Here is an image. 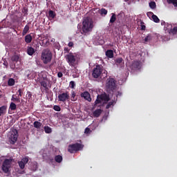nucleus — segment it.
<instances>
[{
    "mask_svg": "<svg viewBox=\"0 0 177 177\" xmlns=\"http://www.w3.org/2000/svg\"><path fill=\"white\" fill-rule=\"evenodd\" d=\"M82 97H84L87 102H92V98L91 97V94L88 91H85L81 93Z\"/></svg>",
    "mask_w": 177,
    "mask_h": 177,
    "instance_id": "nucleus-14",
    "label": "nucleus"
},
{
    "mask_svg": "<svg viewBox=\"0 0 177 177\" xmlns=\"http://www.w3.org/2000/svg\"><path fill=\"white\" fill-rule=\"evenodd\" d=\"M57 77L58 78H62V77H63V73L62 72H59L57 73Z\"/></svg>",
    "mask_w": 177,
    "mask_h": 177,
    "instance_id": "nucleus-45",
    "label": "nucleus"
},
{
    "mask_svg": "<svg viewBox=\"0 0 177 177\" xmlns=\"http://www.w3.org/2000/svg\"><path fill=\"white\" fill-rule=\"evenodd\" d=\"M91 132V129L86 127L84 130V133H89Z\"/></svg>",
    "mask_w": 177,
    "mask_h": 177,
    "instance_id": "nucleus-44",
    "label": "nucleus"
},
{
    "mask_svg": "<svg viewBox=\"0 0 177 177\" xmlns=\"http://www.w3.org/2000/svg\"><path fill=\"white\" fill-rule=\"evenodd\" d=\"M10 109L12 111L16 110V104H15L14 102H11L10 104Z\"/></svg>",
    "mask_w": 177,
    "mask_h": 177,
    "instance_id": "nucleus-33",
    "label": "nucleus"
},
{
    "mask_svg": "<svg viewBox=\"0 0 177 177\" xmlns=\"http://www.w3.org/2000/svg\"><path fill=\"white\" fill-rule=\"evenodd\" d=\"M142 30H146V26L145 25H142L141 26Z\"/></svg>",
    "mask_w": 177,
    "mask_h": 177,
    "instance_id": "nucleus-49",
    "label": "nucleus"
},
{
    "mask_svg": "<svg viewBox=\"0 0 177 177\" xmlns=\"http://www.w3.org/2000/svg\"><path fill=\"white\" fill-rule=\"evenodd\" d=\"M102 114V111L101 109H97L93 112V116L97 118V117H100V115Z\"/></svg>",
    "mask_w": 177,
    "mask_h": 177,
    "instance_id": "nucleus-24",
    "label": "nucleus"
},
{
    "mask_svg": "<svg viewBox=\"0 0 177 177\" xmlns=\"http://www.w3.org/2000/svg\"><path fill=\"white\" fill-rule=\"evenodd\" d=\"M121 95H122V93L120 91H118V93L116 94V97H118V96H121Z\"/></svg>",
    "mask_w": 177,
    "mask_h": 177,
    "instance_id": "nucleus-47",
    "label": "nucleus"
},
{
    "mask_svg": "<svg viewBox=\"0 0 177 177\" xmlns=\"http://www.w3.org/2000/svg\"><path fill=\"white\" fill-rule=\"evenodd\" d=\"M55 161L56 162H58L59 164H60V162H62V161H63V156H60V155H57L55 156Z\"/></svg>",
    "mask_w": 177,
    "mask_h": 177,
    "instance_id": "nucleus-19",
    "label": "nucleus"
},
{
    "mask_svg": "<svg viewBox=\"0 0 177 177\" xmlns=\"http://www.w3.org/2000/svg\"><path fill=\"white\" fill-rule=\"evenodd\" d=\"M114 103H115V101H111V102H109L106 106V109H110L111 107V106H113V104H114Z\"/></svg>",
    "mask_w": 177,
    "mask_h": 177,
    "instance_id": "nucleus-36",
    "label": "nucleus"
},
{
    "mask_svg": "<svg viewBox=\"0 0 177 177\" xmlns=\"http://www.w3.org/2000/svg\"><path fill=\"white\" fill-rule=\"evenodd\" d=\"M32 41V36H31V34H28L25 36V42L26 44H31Z\"/></svg>",
    "mask_w": 177,
    "mask_h": 177,
    "instance_id": "nucleus-17",
    "label": "nucleus"
},
{
    "mask_svg": "<svg viewBox=\"0 0 177 177\" xmlns=\"http://www.w3.org/2000/svg\"><path fill=\"white\" fill-rule=\"evenodd\" d=\"M66 60L68 62L69 66L71 67H75L76 64V59L75 55L73 54L72 53H70L69 54H67L66 56Z\"/></svg>",
    "mask_w": 177,
    "mask_h": 177,
    "instance_id": "nucleus-8",
    "label": "nucleus"
},
{
    "mask_svg": "<svg viewBox=\"0 0 177 177\" xmlns=\"http://www.w3.org/2000/svg\"><path fill=\"white\" fill-rule=\"evenodd\" d=\"M74 46V43H73L72 41H70L69 43H68V46L69 47H72V46Z\"/></svg>",
    "mask_w": 177,
    "mask_h": 177,
    "instance_id": "nucleus-46",
    "label": "nucleus"
},
{
    "mask_svg": "<svg viewBox=\"0 0 177 177\" xmlns=\"http://www.w3.org/2000/svg\"><path fill=\"white\" fill-rule=\"evenodd\" d=\"M149 41H151V35H148L145 38V42H149Z\"/></svg>",
    "mask_w": 177,
    "mask_h": 177,
    "instance_id": "nucleus-35",
    "label": "nucleus"
},
{
    "mask_svg": "<svg viewBox=\"0 0 177 177\" xmlns=\"http://www.w3.org/2000/svg\"><path fill=\"white\" fill-rule=\"evenodd\" d=\"M102 100L106 102L110 100V97L106 94H102L101 95H97V99L95 101V106H96V104H99V103H102Z\"/></svg>",
    "mask_w": 177,
    "mask_h": 177,
    "instance_id": "nucleus-9",
    "label": "nucleus"
},
{
    "mask_svg": "<svg viewBox=\"0 0 177 177\" xmlns=\"http://www.w3.org/2000/svg\"><path fill=\"white\" fill-rule=\"evenodd\" d=\"M6 113V106H0V117Z\"/></svg>",
    "mask_w": 177,
    "mask_h": 177,
    "instance_id": "nucleus-20",
    "label": "nucleus"
},
{
    "mask_svg": "<svg viewBox=\"0 0 177 177\" xmlns=\"http://www.w3.org/2000/svg\"><path fill=\"white\" fill-rule=\"evenodd\" d=\"M165 24H167V23H165V21H162V22H161V25H162V26H164V25L165 26Z\"/></svg>",
    "mask_w": 177,
    "mask_h": 177,
    "instance_id": "nucleus-50",
    "label": "nucleus"
},
{
    "mask_svg": "<svg viewBox=\"0 0 177 177\" xmlns=\"http://www.w3.org/2000/svg\"><path fill=\"white\" fill-rule=\"evenodd\" d=\"M27 162H28V158L26 157L22 158L20 161L18 162L19 168H21V169H24Z\"/></svg>",
    "mask_w": 177,
    "mask_h": 177,
    "instance_id": "nucleus-13",
    "label": "nucleus"
},
{
    "mask_svg": "<svg viewBox=\"0 0 177 177\" xmlns=\"http://www.w3.org/2000/svg\"><path fill=\"white\" fill-rule=\"evenodd\" d=\"M52 52L49 49H45L41 53V60L44 64L52 62Z\"/></svg>",
    "mask_w": 177,
    "mask_h": 177,
    "instance_id": "nucleus-4",
    "label": "nucleus"
},
{
    "mask_svg": "<svg viewBox=\"0 0 177 177\" xmlns=\"http://www.w3.org/2000/svg\"><path fill=\"white\" fill-rule=\"evenodd\" d=\"M71 97L72 102H75V93L74 91L72 92Z\"/></svg>",
    "mask_w": 177,
    "mask_h": 177,
    "instance_id": "nucleus-41",
    "label": "nucleus"
},
{
    "mask_svg": "<svg viewBox=\"0 0 177 177\" xmlns=\"http://www.w3.org/2000/svg\"><path fill=\"white\" fill-rule=\"evenodd\" d=\"M156 2H154V1H151V2L149 3V7L151 8V9H156Z\"/></svg>",
    "mask_w": 177,
    "mask_h": 177,
    "instance_id": "nucleus-32",
    "label": "nucleus"
},
{
    "mask_svg": "<svg viewBox=\"0 0 177 177\" xmlns=\"http://www.w3.org/2000/svg\"><path fill=\"white\" fill-rule=\"evenodd\" d=\"M18 93H19L18 96L21 97V96H22V93H23V90H21V88H19V89L18 90Z\"/></svg>",
    "mask_w": 177,
    "mask_h": 177,
    "instance_id": "nucleus-43",
    "label": "nucleus"
},
{
    "mask_svg": "<svg viewBox=\"0 0 177 177\" xmlns=\"http://www.w3.org/2000/svg\"><path fill=\"white\" fill-rule=\"evenodd\" d=\"M122 62H124V59H122V57H119L115 59L116 64H121V63H122Z\"/></svg>",
    "mask_w": 177,
    "mask_h": 177,
    "instance_id": "nucleus-34",
    "label": "nucleus"
},
{
    "mask_svg": "<svg viewBox=\"0 0 177 177\" xmlns=\"http://www.w3.org/2000/svg\"><path fill=\"white\" fill-rule=\"evenodd\" d=\"M15 84H16V81L13 78H10L8 81V86H15Z\"/></svg>",
    "mask_w": 177,
    "mask_h": 177,
    "instance_id": "nucleus-22",
    "label": "nucleus"
},
{
    "mask_svg": "<svg viewBox=\"0 0 177 177\" xmlns=\"http://www.w3.org/2000/svg\"><path fill=\"white\" fill-rule=\"evenodd\" d=\"M36 169H38V163H37V162H35L33 163V167L32 168V170L35 171Z\"/></svg>",
    "mask_w": 177,
    "mask_h": 177,
    "instance_id": "nucleus-38",
    "label": "nucleus"
},
{
    "mask_svg": "<svg viewBox=\"0 0 177 177\" xmlns=\"http://www.w3.org/2000/svg\"><path fill=\"white\" fill-rule=\"evenodd\" d=\"M19 137V133L17 130L14 129L10 132V136L8 137V140L11 145H15L17 142V138Z\"/></svg>",
    "mask_w": 177,
    "mask_h": 177,
    "instance_id": "nucleus-7",
    "label": "nucleus"
},
{
    "mask_svg": "<svg viewBox=\"0 0 177 177\" xmlns=\"http://www.w3.org/2000/svg\"><path fill=\"white\" fill-rule=\"evenodd\" d=\"M107 10H106V8H101L100 10V13L101 15V16H106V15H107Z\"/></svg>",
    "mask_w": 177,
    "mask_h": 177,
    "instance_id": "nucleus-28",
    "label": "nucleus"
},
{
    "mask_svg": "<svg viewBox=\"0 0 177 177\" xmlns=\"http://www.w3.org/2000/svg\"><path fill=\"white\" fill-rule=\"evenodd\" d=\"M34 127L36 128L37 129H40L41 127H42V123L38 121H35L33 123Z\"/></svg>",
    "mask_w": 177,
    "mask_h": 177,
    "instance_id": "nucleus-21",
    "label": "nucleus"
},
{
    "mask_svg": "<svg viewBox=\"0 0 177 177\" xmlns=\"http://www.w3.org/2000/svg\"><path fill=\"white\" fill-rule=\"evenodd\" d=\"M0 172H1V169H0Z\"/></svg>",
    "mask_w": 177,
    "mask_h": 177,
    "instance_id": "nucleus-54",
    "label": "nucleus"
},
{
    "mask_svg": "<svg viewBox=\"0 0 177 177\" xmlns=\"http://www.w3.org/2000/svg\"><path fill=\"white\" fill-rule=\"evenodd\" d=\"M70 99V95H68V93H63L58 95V100L59 102H67Z\"/></svg>",
    "mask_w": 177,
    "mask_h": 177,
    "instance_id": "nucleus-11",
    "label": "nucleus"
},
{
    "mask_svg": "<svg viewBox=\"0 0 177 177\" xmlns=\"http://www.w3.org/2000/svg\"><path fill=\"white\" fill-rule=\"evenodd\" d=\"M93 28V20L90 17L84 18L82 22V32L83 34H88L91 32Z\"/></svg>",
    "mask_w": 177,
    "mask_h": 177,
    "instance_id": "nucleus-1",
    "label": "nucleus"
},
{
    "mask_svg": "<svg viewBox=\"0 0 177 177\" xmlns=\"http://www.w3.org/2000/svg\"><path fill=\"white\" fill-rule=\"evenodd\" d=\"M100 45H103V44H104V41L103 40H101L100 42Z\"/></svg>",
    "mask_w": 177,
    "mask_h": 177,
    "instance_id": "nucleus-51",
    "label": "nucleus"
},
{
    "mask_svg": "<svg viewBox=\"0 0 177 177\" xmlns=\"http://www.w3.org/2000/svg\"><path fill=\"white\" fill-rule=\"evenodd\" d=\"M44 131L46 133H52V128H50L48 126H45L44 127Z\"/></svg>",
    "mask_w": 177,
    "mask_h": 177,
    "instance_id": "nucleus-29",
    "label": "nucleus"
},
{
    "mask_svg": "<svg viewBox=\"0 0 177 177\" xmlns=\"http://www.w3.org/2000/svg\"><path fill=\"white\" fill-rule=\"evenodd\" d=\"M164 28L166 31H167V32H169V34H173L174 35L177 34V26H175L172 29V24H165Z\"/></svg>",
    "mask_w": 177,
    "mask_h": 177,
    "instance_id": "nucleus-10",
    "label": "nucleus"
},
{
    "mask_svg": "<svg viewBox=\"0 0 177 177\" xmlns=\"http://www.w3.org/2000/svg\"><path fill=\"white\" fill-rule=\"evenodd\" d=\"M29 77H30V75H29V74H28V75H27V77H28V78H29Z\"/></svg>",
    "mask_w": 177,
    "mask_h": 177,
    "instance_id": "nucleus-52",
    "label": "nucleus"
},
{
    "mask_svg": "<svg viewBox=\"0 0 177 177\" xmlns=\"http://www.w3.org/2000/svg\"><path fill=\"white\" fill-rule=\"evenodd\" d=\"M167 3H172L175 8H177V0H167Z\"/></svg>",
    "mask_w": 177,
    "mask_h": 177,
    "instance_id": "nucleus-30",
    "label": "nucleus"
},
{
    "mask_svg": "<svg viewBox=\"0 0 177 177\" xmlns=\"http://www.w3.org/2000/svg\"><path fill=\"white\" fill-rule=\"evenodd\" d=\"M128 1H129V0H124V2H128Z\"/></svg>",
    "mask_w": 177,
    "mask_h": 177,
    "instance_id": "nucleus-53",
    "label": "nucleus"
},
{
    "mask_svg": "<svg viewBox=\"0 0 177 177\" xmlns=\"http://www.w3.org/2000/svg\"><path fill=\"white\" fill-rule=\"evenodd\" d=\"M3 66H5V67H8V62H4Z\"/></svg>",
    "mask_w": 177,
    "mask_h": 177,
    "instance_id": "nucleus-48",
    "label": "nucleus"
},
{
    "mask_svg": "<svg viewBox=\"0 0 177 177\" xmlns=\"http://www.w3.org/2000/svg\"><path fill=\"white\" fill-rule=\"evenodd\" d=\"M19 55H13L12 57H11V60L12 61V62H19Z\"/></svg>",
    "mask_w": 177,
    "mask_h": 177,
    "instance_id": "nucleus-31",
    "label": "nucleus"
},
{
    "mask_svg": "<svg viewBox=\"0 0 177 177\" xmlns=\"http://www.w3.org/2000/svg\"><path fill=\"white\" fill-rule=\"evenodd\" d=\"M28 31H30V26L28 25H26L22 31V35L23 36L26 35V34H27Z\"/></svg>",
    "mask_w": 177,
    "mask_h": 177,
    "instance_id": "nucleus-23",
    "label": "nucleus"
},
{
    "mask_svg": "<svg viewBox=\"0 0 177 177\" xmlns=\"http://www.w3.org/2000/svg\"><path fill=\"white\" fill-rule=\"evenodd\" d=\"M48 17L49 19H55L56 17V13L53 10H50L48 12Z\"/></svg>",
    "mask_w": 177,
    "mask_h": 177,
    "instance_id": "nucleus-25",
    "label": "nucleus"
},
{
    "mask_svg": "<svg viewBox=\"0 0 177 177\" xmlns=\"http://www.w3.org/2000/svg\"><path fill=\"white\" fill-rule=\"evenodd\" d=\"M11 100L12 102H17V103H20V97H15V95H12Z\"/></svg>",
    "mask_w": 177,
    "mask_h": 177,
    "instance_id": "nucleus-27",
    "label": "nucleus"
},
{
    "mask_svg": "<svg viewBox=\"0 0 177 177\" xmlns=\"http://www.w3.org/2000/svg\"><path fill=\"white\" fill-rule=\"evenodd\" d=\"M106 56L109 57V59H113L114 56V53H113L112 50H107L106 52Z\"/></svg>",
    "mask_w": 177,
    "mask_h": 177,
    "instance_id": "nucleus-18",
    "label": "nucleus"
},
{
    "mask_svg": "<svg viewBox=\"0 0 177 177\" xmlns=\"http://www.w3.org/2000/svg\"><path fill=\"white\" fill-rule=\"evenodd\" d=\"M140 68H141L140 62L139 61L133 62L131 64V70H133V71H138V70H140Z\"/></svg>",
    "mask_w": 177,
    "mask_h": 177,
    "instance_id": "nucleus-12",
    "label": "nucleus"
},
{
    "mask_svg": "<svg viewBox=\"0 0 177 177\" xmlns=\"http://www.w3.org/2000/svg\"><path fill=\"white\" fill-rule=\"evenodd\" d=\"M147 15H151L152 20L155 23H160V19H158V17H157V15L153 14V12H148Z\"/></svg>",
    "mask_w": 177,
    "mask_h": 177,
    "instance_id": "nucleus-16",
    "label": "nucleus"
},
{
    "mask_svg": "<svg viewBox=\"0 0 177 177\" xmlns=\"http://www.w3.org/2000/svg\"><path fill=\"white\" fill-rule=\"evenodd\" d=\"M115 80L112 77H109L106 80V89L109 93H114V91H115Z\"/></svg>",
    "mask_w": 177,
    "mask_h": 177,
    "instance_id": "nucleus-5",
    "label": "nucleus"
},
{
    "mask_svg": "<svg viewBox=\"0 0 177 177\" xmlns=\"http://www.w3.org/2000/svg\"><path fill=\"white\" fill-rule=\"evenodd\" d=\"M70 86L72 89H74V88L75 87V82L71 81L70 82Z\"/></svg>",
    "mask_w": 177,
    "mask_h": 177,
    "instance_id": "nucleus-40",
    "label": "nucleus"
},
{
    "mask_svg": "<svg viewBox=\"0 0 177 177\" xmlns=\"http://www.w3.org/2000/svg\"><path fill=\"white\" fill-rule=\"evenodd\" d=\"M92 75L93 78H100L102 75L106 77H107V72L106 70L103 69V66L97 65L93 71Z\"/></svg>",
    "mask_w": 177,
    "mask_h": 177,
    "instance_id": "nucleus-2",
    "label": "nucleus"
},
{
    "mask_svg": "<svg viewBox=\"0 0 177 177\" xmlns=\"http://www.w3.org/2000/svg\"><path fill=\"white\" fill-rule=\"evenodd\" d=\"M53 109L55 111H60V110H62V109L60 108L59 106L58 105H55L53 106Z\"/></svg>",
    "mask_w": 177,
    "mask_h": 177,
    "instance_id": "nucleus-39",
    "label": "nucleus"
},
{
    "mask_svg": "<svg viewBox=\"0 0 177 177\" xmlns=\"http://www.w3.org/2000/svg\"><path fill=\"white\" fill-rule=\"evenodd\" d=\"M27 97H28L29 99H30V97L32 96V94H31V92L28 91L27 94H26Z\"/></svg>",
    "mask_w": 177,
    "mask_h": 177,
    "instance_id": "nucleus-42",
    "label": "nucleus"
},
{
    "mask_svg": "<svg viewBox=\"0 0 177 177\" xmlns=\"http://www.w3.org/2000/svg\"><path fill=\"white\" fill-rule=\"evenodd\" d=\"M84 149V145L80 143H75L73 145H70L68 148V151L69 153H75L76 151H80V150H82Z\"/></svg>",
    "mask_w": 177,
    "mask_h": 177,
    "instance_id": "nucleus-6",
    "label": "nucleus"
},
{
    "mask_svg": "<svg viewBox=\"0 0 177 177\" xmlns=\"http://www.w3.org/2000/svg\"><path fill=\"white\" fill-rule=\"evenodd\" d=\"M40 84H41V86L46 88H48V83H47L46 82H45V81H41V82H40Z\"/></svg>",
    "mask_w": 177,
    "mask_h": 177,
    "instance_id": "nucleus-37",
    "label": "nucleus"
},
{
    "mask_svg": "<svg viewBox=\"0 0 177 177\" xmlns=\"http://www.w3.org/2000/svg\"><path fill=\"white\" fill-rule=\"evenodd\" d=\"M15 162L13 158H5L1 165V169L4 174H9L10 172V168H12V164Z\"/></svg>",
    "mask_w": 177,
    "mask_h": 177,
    "instance_id": "nucleus-3",
    "label": "nucleus"
},
{
    "mask_svg": "<svg viewBox=\"0 0 177 177\" xmlns=\"http://www.w3.org/2000/svg\"><path fill=\"white\" fill-rule=\"evenodd\" d=\"M27 53L29 56H32L35 53V49L31 46H28Z\"/></svg>",
    "mask_w": 177,
    "mask_h": 177,
    "instance_id": "nucleus-15",
    "label": "nucleus"
},
{
    "mask_svg": "<svg viewBox=\"0 0 177 177\" xmlns=\"http://www.w3.org/2000/svg\"><path fill=\"white\" fill-rule=\"evenodd\" d=\"M117 20V17L115 16V15L114 13H112L111 14V19H110V21H109V23H114L115 21Z\"/></svg>",
    "mask_w": 177,
    "mask_h": 177,
    "instance_id": "nucleus-26",
    "label": "nucleus"
}]
</instances>
